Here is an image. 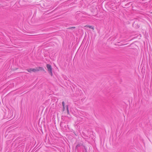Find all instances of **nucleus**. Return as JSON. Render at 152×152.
Returning a JSON list of instances; mask_svg holds the SVG:
<instances>
[{
	"mask_svg": "<svg viewBox=\"0 0 152 152\" xmlns=\"http://www.w3.org/2000/svg\"><path fill=\"white\" fill-rule=\"evenodd\" d=\"M46 67L48 69V70L49 74L51 76H53L52 69L51 65L49 64H47Z\"/></svg>",
	"mask_w": 152,
	"mask_h": 152,
	"instance_id": "nucleus-1",
	"label": "nucleus"
},
{
	"mask_svg": "<svg viewBox=\"0 0 152 152\" xmlns=\"http://www.w3.org/2000/svg\"><path fill=\"white\" fill-rule=\"evenodd\" d=\"M31 69H32V68H30V69H26V70L27 71H28V72H31V71H32Z\"/></svg>",
	"mask_w": 152,
	"mask_h": 152,
	"instance_id": "nucleus-6",
	"label": "nucleus"
},
{
	"mask_svg": "<svg viewBox=\"0 0 152 152\" xmlns=\"http://www.w3.org/2000/svg\"><path fill=\"white\" fill-rule=\"evenodd\" d=\"M80 146V144H77L76 145L75 147L76 149H78V148Z\"/></svg>",
	"mask_w": 152,
	"mask_h": 152,
	"instance_id": "nucleus-4",
	"label": "nucleus"
},
{
	"mask_svg": "<svg viewBox=\"0 0 152 152\" xmlns=\"http://www.w3.org/2000/svg\"><path fill=\"white\" fill-rule=\"evenodd\" d=\"M63 107V110L64 111L65 109V106Z\"/></svg>",
	"mask_w": 152,
	"mask_h": 152,
	"instance_id": "nucleus-9",
	"label": "nucleus"
},
{
	"mask_svg": "<svg viewBox=\"0 0 152 152\" xmlns=\"http://www.w3.org/2000/svg\"><path fill=\"white\" fill-rule=\"evenodd\" d=\"M67 113H69V110H68V105H67Z\"/></svg>",
	"mask_w": 152,
	"mask_h": 152,
	"instance_id": "nucleus-8",
	"label": "nucleus"
},
{
	"mask_svg": "<svg viewBox=\"0 0 152 152\" xmlns=\"http://www.w3.org/2000/svg\"><path fill=\"white\" fill-rule=\"evenodd\" d=\"M62 104L63 105V107L65 106V102L64 101H63L62 102Z\"/></svg>",
	"mask_w": 152,
	"mask_h": 152,
	"instance_id": "nucleus-7",
	"label": "nucleus"
},
{
	"mask_svg": "<svg viewBox=\"0 0 152 152\" xmlns=\"http://www.w3.org/2000/svg\"><path fill=\"white\" fill-rule=\"evenodd\" d=\"M61 124H61H61H60V126H61Z\"/></svg>",
	"mask_w": 152,
	"mask_h": 152,
	"instance_id": "nucleus-11",
	"label": "nucleus"
},
{
	"mask_svg": "<svg viewBox=\"0 0 152 152\" xmlns=\"http://www.w3.org/2000/svg\"><path fill=\"white\" fill-rule=\"evenodd\" d=\"M75 28V27H72L71 28H71L72 29H73Z\"/></svg>",
	"mask_w": 152,
	"mask_h": 152,
	"instance_id": "nucleus-10",
	"label": "nucleus"
},
{
	"mask_svg": "<svg viewBox=\"0 0 152 152\" xmlns=\"http://www.w3.org/2000/svg\"><path fill=\"white\" fill-rule=\"evenodd\" d=\"M87 27H88L90 28H91V29H94V27H93L92 26H88Z\"/></svg>",
	"mask_w": 152,
	"mask_h": 152,
	"instance_id": "nucleus-5",
	"label": "nucleus"
},
{
	"mask_svg": "<svg viewBox=\"0 0 152 152\" xmlns=\"http://www.w3.org/2000/svg\"><path fill=\"white\" fill-rule=\"evenodd\" d=\"M31 69H32V71L34 72H35L36 71H38L37 69H34V68L32 69V68Z\"/></svg>",
	"mask_w": 152,
	"mask_h": 152,
	"instance_id": "nucleus-3",
	"label": "nucleus"
},
{
	"mask_svg": "<svg viewBox=\"0 0 152 152\" xmlns=\"http://www.w3.org/2000/svg\"><path fill=\"white\" fill-rule=\"evenodd\" d=\"M37 69L38 71H45V70H44V68L42 67H39Z\"/></svg>",
	"mask_w": 152,
	"mask_h": 152,
	"instance_id": "nucleus-2",
	"label": "nucleus"
}]
</instances>
